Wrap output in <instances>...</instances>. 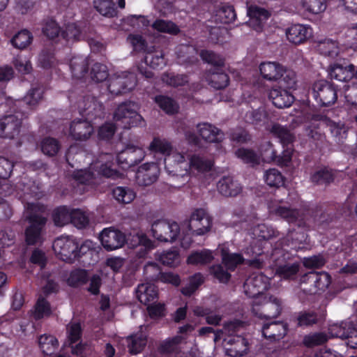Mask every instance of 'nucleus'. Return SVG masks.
I'll return each mask as SVG.
<instances>
[{"instance_id":"680f3d73","label":"nucleus","mask_w":357,"mask_h":357,"mask_svg":"<svg viewBox=\"0 0 357 357\" xmlns=\"http://www.w3.org/2000/svg\"><path fill=\"white\" fill-rule=\"evenodd\" d=\"M298 264H285L276 268L275 275L283 279H291L298 272Z\"/></svg>"},{"instance_id":"2f4dec72","label":"nucleus","mask_w":357,"mask_h":357,"mask_svg":"<svg viewBox=\"0 0 357 357\" xmlns=\"http://www.w3.org/2000/svg\"><path fill=\"white\" fill-rule=\"evenodd\" d=\"M165 163L166 166L175 167L176 172L182 174V172H185V165H188V161L183 153L172 148V151L165 158Z\"/></svg>"},{"instance_id":"ddd939ff","label":"nucleus","mask_w":357,"mask_h":357,"mask_svg":"<svg viewBox=\"0 0 357 357\" xmlns=\"http://www.w3.org/2000/svg\"><path fill=\"white\" fill-rule=\"evenodd\" d=\"M313 94L314 98L325 106L333 104L337 100V93L334 86L324 80L314 83Z\"/></svg>"},{"instance_id":"79ce46f5","label":"nucleus","mask_w":357,"mask_h":357,"mask_svg":"<svg viewBox=\"0 0 357 357\" xmlns=\"http://www.w3.org/2000/svg\"><path fill=\"white\" fill-rule=\"evenodd\" d=\"M333 172L327 168L317 170L310 176L311 181L318 185H328L333 182Z\"/></svg>"},{"instance_id":"72a5a7b5","label":"nucleus","mask_w":357,"mask_h":357,"mask_svg":"<svg viewBox=\"0 0 357 357\" xmlns=\"http://www.w3.org/2000/svg\"><path fill=\"white\" fill-rule=\"evenodd\" d=\"M172 148L167 139L160 137H154L149 146L151 152L160 153L165 157L172 151Z\"/></svg>"},{"instance_id":"5701e85b","label":"nucleus","mask_w":357,"mask_h":357,"mask_svg":"<svg viewBox=\"0 0 357 357\" xmlns=\"http://www.w3.org/2000/svg\"><path fill=\"white\" fill-rule=\"evenodd\" d=\"M248 15L250 17L248 24L257 31L261 30L264 24L270 16L266 10L257 6L249 7Z\"/></svg>"},{"instance_id":"864d4df0","label":"nucleus","mask_w":357,"mask_h":357,"mask_svg":"<svg viewBox=\"0 0 357 357\" xmlns=\"http://www.w3.org/2000/svg\"><path fill=\"white\" fill-rule=\"evenodd\" d=\"M235 154L238 158L245 163L253 165L259 162V156L250 149L240 148L236 150Z\"/></svg>"},{"instance_id":"39448f33","label":"nucleus","mask_w":357,"mask_h":357,"mask_svg":"<svg viewBox=\"0 0 357 357\" xmlns=\"http://www.w3.org/2000/svg\"><path fill=\"white\" fill-rule=\"evenodd\" d=\"M139 106L134 102L121 103L114 114L116 126L123 128L144 125V119L138 113Z\"/></svg>"},{"instance_id":"c756f323","label":"nucleus","mask_w":357,"mask_h":357,"mask_svg":"<svg viewBox=\"0 0 357 357\" xmlns=\"http://www.w3.org/2000/svg\"><path fill=\"white\" fill-rule=\"evenodd\" d=\"M181 336H176L174 338L169 339L164 342L160 346V351L162 353L172 354V357H195L193 351L185 353L181 351H177V345L181 341Z\"/></svg>"},{"instance_id":"69168bd1","label":"nucleus","mask_w":357,"mask_h":357,"mask_svg":"<svg viewBox=\"0 0 357 357\" xmlns=\"http://www.w3.org/2000/svg\"><path fill=\"white\" fill-rule=\"evenodd\" d=\"M303 8L310 13L317 14L326 8L324 0H302Z\"/></svg>"},{"instance_id":"7c9ffc66","label":"nucleus","mask_w":357,"mask_h":357,"mask_svg":"<svg viewBox=\"0 0 357 357\" xmlns=\"http://www.w3.org/2000/svg\"><path fill=\"white\" fill-rule=\"evenodd\" d=\"M354 70L355 66L353 64L343 66L335 63L330 67L329 75L332 79L346 82L353 78Z\"/></svg>"},{"instance_id":"20e7f679","label":"nucleus","mask_w":357,"mask_h":357,"mask_svg":"<svg viewBox=\"0 0 357 357\" xmlns=\"http://www.w3.org/2000/svg\"><path fill=\"white\" fill-rule=\"evenodd\" d=\"M43 206L35 204H28L26 206L27 218L31 224L26 231V241L28 244L33 245L43 240L42 228L46 220L40 213Z\"/></svg>"},{"instance_id":"09e8293b","label":"nucleus","mask_w":357,"mask_h":357,"mask_svg":"<svg viewBox=\"0 0 357 357\" xmlns=\"http://www.w3.org/2000/svg\"><path fill=\"white\" fill-rule=\"evenodd\" d=\"M323 123L328 128L336 141L340 142L347 137V128L343 123H335L331 120H326Z\"/></svg>"},{"instance_id":"2eb2a0df","label":"nucleus","mask_w":357,"mask_h":357,"mask_svg":"<svg viewBox=\"0 0 357 357\" xmlns=\"http://www.w3.org/2000/svg\"><path fill=\"white\" fill-rule=\"evenodd\" d=\"M223 340L225 353L231 357H241L248 351V342L241 336L229 335Z\"/></svg>"},{"instance_id":"aec40b11","label":"nucleus","mask_w":357,"mask_h":357,"mask_svg":"<svg viewBox=\"0 0 357 357\" xmlns=\"http://www.w3.org/2000/svg\"><path fill=\"white\" fill-rule=\"evenodd\" d=\"M260 305L262 306V312L260 313V316H264L266 318H275L280 314V301L275 297H262L260 304L257 305L255 307V311H253L255 313L257 314V307Z\"/></svg>"},{"instance_id":"1a4fd4ad","label":"nucleus","mask_w":357,"mask_h":357,"mask_svg":"<svg viewBox=\"0 0 357 357\" xmlns=\"http://www.w3.org/2000/svg\"><path fill=\"white\" fill-rule=\"evenodd\" d=\"M24 114L15 112L7 114L0 119V137L6 139H14L19 136L22 125Z\"/></svg>"},{"instance_id":"e433bc0d","label":"nucleus","mask_w":357,"mask_h":357,"mask_svg":"<svg viewBox=\"0 0 357 357\" xmlns=\"http://www.w3.org/2000/svg\"><path fill=\"white\" fill-rule=\"evenodd\" d=\"M73 208L63 206L56 208L53 213V220L56 226L62 227L70 222Z\"/></svg>"},{"instance_id":"a18cd8bd","label":"nucleus","mask_w":357,"mask_h":357,"mask_svg":"<svg viewBox=\"0 0 357 357\" xmlns=\"http://www.w3.org/2000/svg\"><path fill=\"white\" fill-rule=\"evenodd\" d=\"M214 257L211 251L204 250L200 252H192L188 258L187 261L192 265H201L210 263Z\"/></svg>"},{"instance_id":"6ab92c4d","label":"nucleus","mask_w":357,"mask_h":357,"mask_svg":"<svg viewBox=\"0 0 357 357\" xmlns=\"http://www.w3.org/2000/svg\"><path fill=\"white\" fill-rule=\"evenodd\" d=\"M130 247L137 248V254L139 257H144L149 251L154 248V243L142 232H136L128 239Z\"/></svg>"},{"instance_id":"bb28decb","label":"nucleus","mask_w":357,"mask_h":357,"mask_svg":"<svg viewBox=\"0 0 357 357\" xmlns=\"http://www.w3.org/2000/svg\"><path fill=\"white\" fill-rule=\"evenodd\" d=\"M136 296L140 303L149 305L158 297V290L151 283H142L135 291Z\"/></svg>"},{"instance_id":"f257e3e1","label":"nucleus","mask_w":357,"mask_h":357,"mask_svg":"<svg viewBox=\"0 0 357 357\" xmlns=\"http://www.w3.org/2000/svg\"><path fill=\"white\" fill-rule=\"evenodd\" d=\"M79 112L88 120L75 119L69 127L68 135L76 141H85L93 133V127L89 120L103 115V106L93 96L84 97L78 103Z\"/></svg>"},{"instance_id":"7ed1b4c3","label":"nucleus","mask_w":357,"mask_h":357,"mask_svg":"<svg viewBox=\"0 0 357 357\" xmlns=\"http://www.w3.org/2000/svg\"><path fill=\"white\" fill-rule=\"evenodd\" d=\"M211 225V218L206 211L202 208L195 209L189 221L182 225L184 236L181 239V245L184 249H188L192 243L191 235H204L210 231Z\"/></svg>"},{"instance_id":"4be33fe9","label":"nucleus","mask_w":357,"mask_h":357,"mask_svg":"<svg viewBox=\"0 0 357 357\" xmlns=\"http://www.w3.org/2000/svg\"><path fill=\"white\" fill-rule=\"evenodd\" d=\"M268 97L273 104L278 108L291 106L294 100V96L289 91L280 87L271 89Z\"/></svg>"},{"instance_id":"f3484780","label":"nucleus","mask_w":357,"mask_h":357,"mask_svg":"<svg viewBox=\"0 0 357 357\" xmlns=\"http://www.w3.org/2000/svg\"><path fill=\"white\" fill-rule=\"evenodd\" d=\"M287 40L295 45H299L312 36V29L308 25L294 24L286 30Z\"/></svg>"},{"instance_id":"de8ad7c7","label":"nucleus","mask_w":357,"mask_h":357,"mask_svg":"<svg viewBox=\"0 0 357 357\" xmlns=\"http://www.w3.org/2000/svg\"><path fill=\"white\" fill-rule=\"evenodd\" d=\"M70 222L77 228L82 229L88 226L90 213L81 209H73Z\"/></svg>"},{"instance_id":"cd10ccee","label":"nucleus","mask_w":357,"mask_h":357,"mask_svg":"<svg viewBox=\"0 0 357 357\" xmlns=\"http://www.w3.org/2000/svg\"><path fill=\"white\" fill-rule=\"evenodd\" d=\"M153 271L155 272L153 275H149V278L154 280L158 275H160V280L165 283H170L173 285L178 286L180 284V278L178 275L172 273H161L158 266L154 263H149L145 266L144 271L148 275Z\"/></svg>"},{"instance_id":"b1692460","label":"nucleus","mask_w":357,"mask_h":357,"mask_svg":"<svg viewBox=\"0 0 357 357\" xmlns=\"http://www.w3.org/2000/svg\"><path fill=\"white\" fill-rule=\"evenodd\" d=\"M217 188L225 197H235L242 192L241 184L230 176L221 178L217 184Z\"/></svg>"},{"instance_id":"37998d69","label":"nucleus","mask_w":357,"mask_h":357,"mask_svg":"<svg viewBox=\"0 0 357 357\" xmlns=\"http://www.w3.org/2000/svg\"><path fill=\"white\" fill-rule=\"evenodd\" d=\"M144 61L145 63L152 68H161L166 64L164 54L161 50H154L147 52Z\"/></svg>"},{"instance_id":"f704fd0d","label":"nucleus","mask_w":357,"mask_h":357,"mask_svg":"<svg viewBox=\"0 0 357 357\" xmlns=\"http://www.w3.org/2000/svg\"><path fill=\"white\" fill-rule=\"evenodd\" d=\"M268 208L270 213H275L289 222H296L300 217L298 211L285 206L274 207L273 206H269Z\"/></svg>"},{"instance_id":"393cba45","label":"nucleus","mask_w":357,"mask_h":357,"mask_svg":"<svg viewBox=\"0 0 357 357\" xmlns=\"http://www.w3.org/2000/svg\"><path fill=\"white\" fill-rule=\"evenodd\" d=\"M218 250L221 254L222 264L228 271H234L238 265L245 261L241 254L230 252L225 245L220 246Z\"/></svg>"},{"instance_id":"4468645a","label":"nucleus","mask_w":357,"mask_h":357,"mask_svg":"<svg viewBox=\"0 0 357 357\" xmlns=\"http://www.w3.org/2000/svg\"><path fill=\"white\" fill-rule=\"evenodd\" d=\"M213 166L212 160L199 154H192L188 156V165H185V173L198 175L211 170Z\"/></svg>"},{"instance_id":"9b49d317","label":"nucleus","mask_w":357,"mask_h":357,"mask_svg":"<svg viewBox=\"0 0 357 357\" xmlns=\"http://www.w3.org/2000/svg\"><path fill=\"white\" fill-rule=\"evenodd\" d=\"M144 157L145 151L142 148L128 144L117 153L116 160L123 169H127L140 162Z\"/></svg>"},{"instance_id":"c03bdc74","label":"nucleus","mask_w":357,"mask_h":357,"mask_svg":"<svg viewBox=\"0 0 357 357\" xmlns=\"http://www.w3.org/2000/svg\"><path fill=\"white\" fill-rule=\"evenodd\" d=\"M42 152L48 156L56 155L61 149L59 142L53 137H45L40 142Z\"/></svg>"},{"instance_id":"dca6fc26","label":"nucleus","mask_w":357,"mask_h":357,"mask_svg":"<svg viewBox=\"0 0 357 357\" xmlns=\"http://www.w3.org/2000/svg\"><path fill=\"white\" fill-rule=\"evenodd\" d=\"M159 173V167L155 163H145L138 169L136 173V181L139 185H150L156 181Z\"/></svg>"},{"instance_id":"0e129e2a","label":"nucleus","mask_w":357,"mask_h":357,"mask_svg":"<svg viewBox=\"0 0 357 357\" xmlns=\"http://www.w3.org/2000/svg\"><path fill=\"white\" fill-rule=\"evenodd\" d=\"M328 337L324 333H315L305 335L303 344L307 347H313L325 343Z\"/></svg>"},{"instance_id":"a211bd4d","label":"nucleus","mask_w":357,"mask_h":357,"mask_svg":"<svg viewBox=\"0 0 357 357\" xmlns=\"http://www.w3.org/2000/svg\"><path fill=\"white\" fill-rule=\"evenodd\" d=\"M303 278L304 282L313 286V287L309 289L310 294H316L319 291H324L331 284V277L325 272H310Z\"/></svg>"},{"instance_id":"bf43d9fd","label":"nucleus","mask_w":357,"mask_h":357,"mask_svg":"<svg viewBox=\"0 0 357 357\" xmlns=\"http://www.w3.org/2000/svg\"><path fill=\"white\" fill-rule=\"evenodd\" d=\"M318 50L321 54L332 57L337 56L339 53L337 43L329 39L320 42L318 45Z\"/></svg>"},{"instance_id":"4c0bfd02","label":"nucleus","mask_w":357,"mask_h":357,"mask_svg":"<svg viewBox=\"0 0 357 357\" xmlns=\"http://www.w3.org/2000/svg\"><path fill=\"white\" fill-rule=\"evenodd\" d=\"M266 183L270 187L279 188L284 183V177L282 173L275 168L266 170L264 174Z\"/></svg>"},{"instance_id":"603ef678","label":"nucleus","mask_w":357,"mask_h":357,"mask_svg":"<svg viewBox=\"0 0 357 357\" xmlns=\"http://www.w3.org/2000/svg\"><path fill=\"white\" fill-rule=\"evenodd\" d=\"M32 36L26 31H21L14 36L11 40L12 45L18 49H24L31 44Z\"/></svg>"},{"instance_id":"774afa93","label":"nucleus","mask_w":357,"mask_h":357,"mask_svg":"<svg viewBox=\"0 0 357 357\" xmlns=\"http://www.w3.org/2000/svg\"><path fill=\"white\" fill-rule=\"evenodd\" d=\"M218 17L220 21L224 24L233 22L236 18L234 8L231 6H222L218 12Z\"/></svg>"},{"instance_id":"423d86ee","label":"nucleus","mask_w":357,"mask_h":357,"mask_svg":"<svg viewBox=\"0 0 357 357\" xmlns=\"http://www.w3.org/2000/svg\"><path fill=\"white\" fill-rule=\"evenodd\" d=\"M151 233L154 238L160 241L174 242L184 236L182 227L176 222L165 220L155 221L151 226Z\"/></svg>"},{"instance_id":"c85d7f7f","label":"nucleus","mask_w":357,"mask_h":357,"mask_svg":"<svg viewBox=\"0 0 357 357\" xmlns=\"http://www.w3.org/2000/svg\"><path fill=\"white\" fill-rule=\"evenodd\" d=\"M287 333V325L283 322L273 321L266 324L263 326V335L271 340H280Z\"/></svg>"},{"instance_id":"f8f14e48","label":"nucleus","mask_w":357,"mask_h":357,"mask_svg":"<svg viewBox=\"0 0 357 357\" xmlns=\"http://www.w3.org/2000/svg\"><path fill=\"white\" fill-rule=\"evenodd\" d=\"M99 238L102 245L107 251L121 248L127 241L126 235L114 227H107L102 229Z\"/></svg>"},{"instance_id":"49530a36","label":"nucleus","mask_w":357,"mask_h":357,"mask_svg":"<svg viewBox=\"0 0 357 357\" xmlns=\"http://www.w3.org/2000/svg\"><path fill=\"white\" fill-rule=\"evenodd\" d=\"M155 102L165 113L173 114L178 112V104L171 98L165 96H158L155 98Z\"/></svg>"},{"instance_id":"9d476101","label":"nucleus","mask_w":357,"mask_h":357,"mask_svg":"<svg viewBox=\"0 0 357 357\" xmlns=\"http://www.w3.org/2000/svg\"><path fill=\"white\" fill-rule=\"evenodd\" d=\"M137 85L136 76L123 72L113 75L109 80L108 90L111 94L119 95L132 91Z\"/></svg>"},{"instance_id":"ea45409f","label":"nucleus","mask_w":357,"mask_h":357,"mask_svg":"<svg viewBox=\"0 0 357 357\" xmlns=\"http://www.w3.org/2000/svg\"><path fill=\"white\" fill-rule=\"evenodd\" d=\"M52 313V307L45 298L39 297L34 307L33 317L35 319L49 317Z\"/></svg>"},{"instance_id":"6e6d98bb","label":"nucleus","mask_w":357,"mask_h":357,"mask_svg":"<svg viewBox=\"0 0 357 357\" xmlns=\"http://www.w3.org/2000/svg\"><path fill=\"white\" fill-rule=\"evenodd\" d=\"M252 234L259 240H268L275 236L276 231L272 227L261 224L253 228Z\"/></svg>"},{"instance_id":"3c124183","label":"nucleus","mask_w":357,"mask_h":357,"mask_svg":"<svg viewBox=\"0 0 357 357\" xmlns=\"http://www.w3.org/2000/svg\"><path fill=\"white\" fill-rule=\"evenodd\" d=\"M270 132L278 137L283 144L291 143L294 139V135L285 128L274 123L269 129Z\"/></svg>"},{"instance_id":"58836bf2","label":"nucleus","mask_w":357,"mask_h":357,"mask_svg":"<svg viewBox=\"0 0 357 357\" xmlns=\"http://www.w3.org/2000/svg\"><path fill=\"white\" fill-rule=\"evenodd\" d=\"M113 197L120 204H130L135 198V192L126 187H116L112 191Z\"/></svg>"},{"instance_id":"a19ab883","label":"nucleus","mask_w":357,"mask_h":357,"mask_svg":"<svg viewBox=\"0 0 357 357\" xmlns=\"http://www.w3.org/2000/svg\"><path fill=\"white\" fill-rule=\"evenodd\" d=\"M130 354H136L142 351L146 344V335L143 333L135 334L126 338Z\"/></svg>"},{"instance_id":"6e6552de","label":"nucleus","mask_w":357,"mask_h":357,"mask_svg":"<svg viewBox=\"0 0 357 357\" xmlns=\"http://www.w3.org/2000/svg\"><path fill=\"white\" fill-rule=\"evenodd\" d=\"M53 250L56 255L61 260L73 262L78 257V244L77 241L68 236L57 238L53 243Z\"/></svg>"},{"instance_id":"c9c22d12","label":"nucleus","mask_w":357,"mask_h":357,"mask_svg":"<svg viewBox=\"0 0 357 357\" xmlns=\"http://www.w3.org/2000/svg\"><path fill=\"white\" fill-rule=\"evenodd\" d=\"M38 343L42 351L47 354H52L59 346L57 339L50 335L44 334L40 336Z\"/></svg>"},{"instance_id":"4d7b16f0","label":"nucleus","mask_w":357,"mask_h":357,"mask_svg":"<svg viewBox=\"0 0 357 357\" xmlns=\"http://www.w3.org/2000/svg\"><path fill=\"white\" fill-rule=\"evenodd\" d=\"M152 26L158 31L169 34H176L179 31L178 27L174 23L163 20H156Z\"/></svg>"},{"instance_id":"5fc2aeb1","label":"nucleus","mask_w":357,"mask_h":357,"mask_svg":"<svg viewBox=\"0 0 357 357\" xmlns=\"http://www.w3.org/2000/svg\"><path fill=\"white\" fill-rule=\"evenodd\" d=\"M108 70L105 65L96 63L91 68L90 76L96 82H100L108 77Z\"/></svg>"},{"instance_id":"e2e57ef3","label":"nucleus","mask_w":357,"mask_h":357,"mask_svg":"<svg viewBox=\"0 0 357 357\" xmlns=\"http://www.w3.org/2000/svg\"><path fill=\"white\" fill-rule=\"evenodd\" d=\"M260 157L264 162H275L276 159V151L273 148L270 142H266L261 144L259 148Z\"/></svg>"},{"instance_id":"338daca9","label":"nucleus","mask_w":357,"mask_h":357,"mask_svg":"<svg viewBox=\"0 0 357 357\" xmlns=\"http://www.w3.org/2000/svg\"><path fill=\"white\" fill-rule=\"evenodd\" d=\"M203 281V276L201 274L194 275L190 278L188 284L182 289V294L185 296L192 295Z\"/></svg>"},{"instance_id":"052dcab7","label":"nucleus","mask_w":357,"mask_h":357,"mask_svg":"<svg viewBox=\"0 0 357 357\" xmlns=\"http://www.w3.org/2000/svg\"><path fill=\"white\" fill-rule=\"evenodd\" d=\"M158 259L164 265L174 266L180 262L179 256L176 251H167L162 253H157Z\"/></svg>"},{"instance_id":"0eeeda50","label":"nucleus","mask_w":357,"mask_h":357,"mask_svg":"<svg viewBox=\"0 0 357 357\" xmlns=\"http://www.w3.org/2000/svg\"><path fill=\"white\" fill-rule=\"evenodd\" d=\"M268 278L262 274L252 275L245 280L243 289L248 296L254 298L253 311H255V307L260 304V301L264 297L263 293L268 289Z\"/></svg>"},{"instance_id":"13d9d810","label":"nucleus","mask_w":357,"mask_h":357,"mask_svg":"<svg viewBox=\"0 0 357 357\" xmlns=\"http://www.w3.org/2000/svg\"><path fill=\"white\" fill-rule=\"evenodd\" d=\"M209 84L216 89L226 87L229 84L228 75L224 73H213L208 77Z\"/></svg>"},{"instance_id":"473e14b6","label":"nucleus","mask_w":357,"mask_h":357,"mask_svg":"<svg viewBox=\"0 0 357 357\" xmlns=\"http://www.w3.org/2000/svg\"><path fill=\"white\" fill-rule=\"evenodd\" d=\"M88 60L86 57L82 56H74L70 61V68L73 76L77 79H81L84 77L86 73Z\"/></svg>"},{"instance_id":"412c9836","label":"nucleus","mask_w":357,"mask_h":357,"mask_svg":"<svg viewBox=\"0 0 357 357\" xmlns=\"http://www.w3.org/2000/svg\"><path fill=\"white\" fill-rule=\"evenodd\" d=\"M259 68L262 77L271 82H276L281 79L284 72V67L278 62H263Z\"/></svg>"},{"instance_id":"8fccbe9b","label":"nucleus","mask_w":357,"mask_h":357,"mask_svg":"<svg viewBox=\"0 0 357 357\" xmlns=\"http://www.w3.org/2000/svg\"><path fill=\"white\" fill-rule=\"evenodd\" d=\"M94 7L102 15L108 17H114L116 11L111 0H94Z\"/></svg>"},{"instance_id":"f03ea898","label":"nucleus","mask_w":357,"mask_h":357,"mask_svg":"<svg viewBox=\"0 0 357 357\" xmlns=\"http://www.w3.org/2000/svg\"><path fill=\"white\" fill-rule=\"evenodd\" d=\"M113 156L111 154L105 153L100 155L99 158L91 164L89 169H98L94 172L87 169H77L73 172V178L80 183H90L100 174L112 178L121 177V174L112 168Z\"/></svg>"},{"instance_id":"a878e982","label":"nucleus","mask_w":357,"mask_h":357,"mask_svg":"<svg viewBox=\"0 0 357 357\" xmlns=\"http://www.w3.org/2000/svg\"><path fill=\"white\" fill-rule=\"evenodd\" d=\"M197 130L202 139L207 142L218 143L224 139V134L211 124L200 123L197 126Z\"/></svg>"}]
</instances>
